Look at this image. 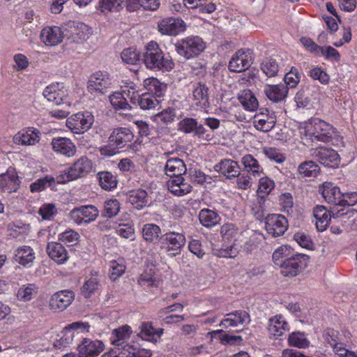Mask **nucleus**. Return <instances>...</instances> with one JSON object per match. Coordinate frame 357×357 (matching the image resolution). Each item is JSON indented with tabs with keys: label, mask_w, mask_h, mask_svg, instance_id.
<instances>
[{
	"label": "nucleus",
	"mask_w": 357,
	"mask_h": 357,
	"mask_svg": "<svg viewBox=\"0 0 357 357\" xmlns=\"http://www.w3.org/2000/svg\"><path fill=\"white\" fill-rule=\"evenodd\" d=\"M298 130L304 143L314 140L326 142L335 132L332 125L319 118H311L308 121L299 123Z\"/></svg>",
	"instance_id": "1"
},
{
	"label": "nucleus",
	"mask_w": 357,
	"mask_h": 357,
	"mask_svg": "<svg viewBox=\"0 0 357 357\" xmlns=\"http://www.w3.org/2000/svg\"><path fill=\"white\" fill-rule=\"evenodd\" d=\"M144 62L147 68L153 70L169 72L174 67L171 56L165 55L154 41L148 43L144 54Z\"/></svg>",
	"instance_id": "2"
},
{
	"label": "nucleus",
	"mask_w": 357,
	"mask_h": 357,
	"mask_svg": "<svg viewBox=\"0 0 357 357\" xmlns=\"http://www.w3.org/2000/svg\"><path fill=\"white\" fill-rule=\"evenodd\" d=\"M319 191L324 200L331 204L346 206H354L357 203L356 192H342L338 186L331 182H324L319 186Z\"/></svg>",
	"instance_id": "3"
},
{
	"label": "nucleus",
	"mask_w": 357,
	"mask_h": 357,
	"mask_svg": "<svg viewBox=\"0 0 357 357\" xmlns=\"http://www.w3.org/2000/svg\"><path fill=\"white\" fill-rule=\"evenodd\" d=\"M325 341L331 345L334 353L340 357H357V352L350 351L346 344L350 334L340 335L337 331L328 328L324 333Z\"/></svg>",
	"instance_id": "4"
},
{
	"label": "nucleus",
	"mask_w": 357,
	"mask_h": 357,
	"mask_svg": "<svg viewBox=\"0 0 357 357\" xmlns=\"http://www.w3.org/2000/svg\"><path fill=\"white\" fill-rule=\"evenodd\" d=\"M178 54L186 59L198 56L206 48V44L199 36L184 38L175 45Z\"/></svg>",
	"instance_id": "5"
},
{
	"label": "nucleus",
	"mask_w": 357,
	"mask_h": 357,
	"mask_svg": "<svg viewBox=\"0 0 357 357\" xmlns=\"http://www.w3.org/2000/svg\"><path fill=\"white\" fill-rule=\"evenodd\" d=\"M43 95L49 102L56 105L70 107L72 105L73 101L69 97L68 91L59 84L47 86L43 91Z\"/></svg>",
	"instance_id": "6"
},
{
	"label": "nucleus",
	"mask_w": 357,
	"mask_h": 357,
	"mask_svg": "<svg viewBox=\"0 0 357 357\" xmlns=\"http://www.w3.org/2000/svg\"><path fill=\"white\" fill-rule=\"evenodd\" d=\"M94 121L92 114L88 111L78 112L66 120V126L74 133H84L89 129Z\"/></svg>",
	"instance_id": "7"
},
{
	"label": "nucleus",
	"mask_w": 357,
	"mask_h": 357,
	"mask_svg": "<svg viewBox=\"0 0 357 357\" xmlns=\"http://www.w3.org/2000/svg\"><path fill=\"white\" fill-rule=\"evenodd\" d=\"M308 257L305 255H294L280 266L281 274L284 276L294 277L307 266Z\"/></svg>",
	"instance_id": "8"
},
{
	"label": "nucleus",
	"mask_w": 357,
	"mask_h": 357,
	"mask_svg": "<svg viewBox=\"0 0 357 357\" xmlns=\"http://www.w3.org/2000/svg\"><path fill=\"white\" fill-rule=\"evenodd\" d=\"M287 218L280 214H269L265 218V228L273 237L282 236L288 229Z\"/></svg>",
	"instance_id": "9"
},
{
	"label": "nucleus",
	"mask_w": 357,
	"mask_h": 357,
	"mask_svg": "<svg viewBox=\"0 0 357 357\" xmlns=\"http://www.w3.org/2000/svg\"><path fill=\"white\" fill-rule=\"evenodd\" d=\"M185 29L186 24L181 18L166 17L158 23V30L162 35L176 36Z\"/></svg>",
	"instance_id": "10"
},
{
	"label": "nucleus",
	"mask_w": 357,
	"mask_h": 357,
	"mask_svg": "<svg viewBox=\"0 0 357 357\" xmlns=\"http://www.w3.org/2000/svg\"><path fill=\"white\" fill-rule=\"evenodd\" d=\"M69 215L70 219L78 225L88 224L96 220L98 210L93 205L82 206L73 208Z\"/></svg>",
	"instance_id": "11"
},
{
	"label": "nucleus",
	"mask_w": 357,
	"mask_h": 357,
	"mask_svg": "<svg viewBox=\"0 0 357 357\" xmlns=\"http://www.w3.org/2000/svg\"><path fill=\"white\" fill-rule=\"evenodd\" d=\"M111 84L109 75L99 71L91 76L87 87L91 92L97 91L102 95H105L109 92Z\"/></svg>",
	"instance_id": "12"
},
{
	"label": "nucleus",
	"mask_w": 357,
	"mask_h": 357,
	"mask_svg": "<svg viewBox=\"0 0 357 357\" xmlns=\"http://www.w3.org/2000/svg\"><path fill=\"white\" fill-rule=\"evenodd\" d=\"M251 65V54L249 50L241 49L231 58L228 68L230 71L241 73L247 70Z\"/></svg>",
	"instance_id": "13"
},
{
	"label": "nucleus",
	"mask_w": 357,
	"mask_h": 357,
	"mask_svg": "<svg viewBox=\"0 0 357 357\" xmlns=\"http://www.w3.org/2000/svg\"><path fill=\"white\" fill-rule=\"evenodd\" d=\"M289 330V323L282 314H277L268 319L267 331L271 337L279 339Z\"/></svg>",
	"instance_id": "14"
},
{
	"label": "nucleus",
	"mask_w": 357,
	"mask_h": 357,
	"mask_svg": "<svg viewBox=\"0 0 357 357\" xmlns=\"http://www.w3.org/2000/svg\"><path fill=\"white\" fill-rule=\"evenodd\" d=\"M91 161L86 156H82L69 168L66 175L67 181H73L77 178L84 177L91 172Z\"/></svg>",
	"instance_id": "15"
},
{
	"label": "nucleus",
	"mask_w": 357,
	"mask_h": 357,
	"mask_svg": "<svg viewBox=\"0 0 357 357\" xmlns=\"http://www.w3.org/2000/svg\"><path fill=\"white\" fill-rule=\"evenodd\" d=\"M314 155L319 162L326 167H335L340 163L338 153L330 148L319 147L315 150Z\"/></svg>",
	"instance_id": "16"
},
{
	"label": "nucleus",
	"mask_w": 357,
	"mask_h": 357,
	"mask_svg": "<svg viewBox=\"0 0 357 357\" xmlns=\"http://www.w3.org/2000/svg\"><path fill=\"white\" fill-rule=\"evenodd\" d=\"M113 228L120 236L134 239L135 229L130 222V215L127 212H123L121 217L116 218L115 226Z\"/></svg>",
	"instance_id": "17"
},
{
	"label": "nucleus",
	"mask_w": 357,
	"mask_h": 357,
	"mask_svg": "<svg viewBox=\"0 0 357 357\" xmlns=\"http://www.w3.org/2000/svg\"><path fill=\"white\" fill-rule=\"evenodd\" d=\"M75 298V293L71 290H62L54 294L50 301L51 309L63 310L69 306Z\"/></svg>",
	"instance_id": "18"
},
{
	"label": "nucleus",
	"mask_w": 357,
	"mask_h": 357,
	"mask_svg": "<svg viewBox=\"0 0 357 357\" xmlns=\"http://www.w3.org/2000/svg\"><path fill=\"white\" fill-rule=\"evenodd\" d=\"M156 271L155 266L152 264L147 265L142 273L139 275L137 280L138 284L144 289L158 287L160 280Z\"/></svg>",
	"instance_id": "19"
},
{
	"label": "nucleus",
	"mask_w": 357,
	"mask_h": 357,
	"mask_svg": "<svg viewBox=\"0 0 357 357\" xmlns=\"http://www.w3.org/2000/svg\"><path fill=\"white\" fill-rule=\"evenodd\" d=\"M168 190L174 196L182 197L189 194L192 189V185L182 176H174L167 182Z\"/></svg>",
	"instance_id": "20"
},
{
	"label": "nucleus",
	"mask_w": 357,
	"mask_h": 357,
	"mask_svg": "<svg viewBox=\"0 0 357 357\" xmlns=\"http://www.w3.org/2000/svg\"><path fill=\"white\" fill-rule=\"evenodd\" d=\"M139 329L140 331L137 335L143 340L152 343L158 342L163 334V329L161 328H155L151 322L142 323Z\"/></svg>",
	"instance_id": "21"
},
{
	"label": "nucleus",
	"mask_w": 357,
	"mask_h": 357,
	"mask_svg": "<svg viewBox=\"0 0 357 357\" xmlns=\"http://www.w3.org/2000/svg\"><path fill=\"white\" fill-rule=\"evenodd\" d=\"M104 349L101 341L84 339L78 347L80 357H97Z\"/></svg>",
	"instance_id": "22"
},
{
	"label": "nucleus",
	"mask_w": 357,
	"mask_h": 357,
	"mask_svg": "<svg viewBox=\"0 0 357 357\" xmlns=\"http://www.w3.org/2000/svg\"><path fill=\"white\" fill-rule=\"evenodd\" d=\"M250 321V315L243 310H238L235 312L227 314L225 319L220 323V326L227 328L236 327L239 325L248 324Z\"/></svg>",
	"instance_id": "23"
},
{
	"label": "nucleus",
	"mask_w": 357,
	"mask_h": 357,
	"mask_svg": "<svg viewBox=\"0 0 357 357\" xmlns=\"http://www.w3.org/2000/svg\"><path fill=\"white\" fill-rule=\"evenodd\" d=\"M20 183L17 172L13 168L8 169L6 173L0 176V188L4 192L8 193L15 192Z\"/></svg>",
	"instance_id": "24"
},
{
	"label": "nucleus",
	"mask_w": 357,
	"mask_h": 357,
	"mask_svg": "<svg viewBox=\"0 0 357 357\" xmlns=\"http://www.w3.org/2000/svg\"><path fill=\"white\" fill-rule=\"evenodd\" d=\"M162 243L167 251L179 252L185 243V237L181 233L169 231L163 236Z\"/></svg>",
	"instance_id": "25"
},
{
	"label": "nucleus",
	"mask_w": 357,
	"mask_h": 357,
	"mask_svg": "<svg viewBox=\"0 0 357 357\" xmlns=\"http://www.w3.org/2000/svg\"><path fill=\"white\" fill-rule=\"evenodd\" d=\"M46 251L48 256L59 264H64L69 258L65 247L58 242L48 243Z\"/></svg>",
	"instance_id": "26"
},
{
	"label": "nucleus",
	"mask_w": 357,
	"mask_h": 357,
	"mask_svg": "<svg viewBox=\"0 0 357 357\" xmlns=\"http://www.w3.org/2000/svg\"><path fill=\"white\" fill-rule=\"evenodd\" d=\"M68 39L73 43H82L87 40L91 34V29L82 22H73V26H70Z\"/></svg>",
	"instance_id": "27"
},
{
	"label": "nucleus",
	"mask_w": 357,
	"mask_h": 357,
	"mask_svg": "<svg viewBox=\"0 0 357 357\" xmlns=\"http://www.w3.org/2000/svg\"><path fill=\"white\" fill-rule=\"evenodd\" d=\"M52 149L60 154L72 157L75 154L76 147L70 139L66 137L54 138L52 140Z\"/></svg>",
	"instance_id": "28"
},
{
	"label": "nucleus",
	"mask_w": 357,
	"mask_h": 357,
	"mask_svg": "<svg viewBox=\"0 0 357 357\" xmlns=\"http://www.w3.org/2000/svg\"><path fill=\"white\" fill-rule=\"evenodd\" d=\"M40 132L35 128H29L27 130L20 132L13 137V142L20 145H34L40 140Z\"/></svg>",
	"instance_id": "29"
},
{
	"label": "nucleus",
	"mask_w": 357,
	"mask_h": 357,
	"mask_svg": "<svg viewBox=\"0 0 357 357\" xmlns=\"http://www.w3.org/2000/svg\"><path fill=\"white\" fill-rule=\"evenodd\" d=\"M264 91L270 100L278 102L284 100L288 93V89L283 84H267L264 86Z\"/></svg>",
	"instance_id": "30"
},
{
	"label": "nucleus",
	"mask_w": 357,
	"mask_h": 357,
	"mask_svg": "<svg viewBox=\"0 0 357 357\" xmlns=\"http://www.w3.org/2000/svg\"><path fill=\"white\" fill-rule=\"evenodd\" d=\"M130 91L127 86H121V91L116 90L113 91V109H115V117L117 118L121 113H119V109H126L129 107L127 102L126 96L129 97Z\"/></svg>",
	"instance_id": "31"
},
{
	"label": "nucleus",
	"mask_w": 357,
	"mask_h": 357,
	"mask_svg": "<svg viewBox=\"0 0 357 357\" xmlns=\"http://www.w3.org/2000/svg\"><path fill=\"white\" fill-rule=\"evenodd\" d=\"M315 225L318 231H325L330 222L331 213L324 206H317L313 210Z\"/></svg>",
	"instance_id": "32"
},
{
	"label": "nucleus",
	"mask_w": 357,
	"mask_h": 357,
	"mask_svg": "<svg viewBox=\"0 0 357 357\" xmlns=\"http://www.w3.org/2000/svg\"><path fill=\"white\" fill-rule=\"evenodd\" d=\"M253 124L257 130L262 132H268L275 125V118L266 113H257L253 119Z\"/></svg>",
	"instance_id": "33"
},
{
	"label": "nucleus",
	"mask_w": 357,
	"mask_h": 357,
	"mask_svg": "<svg viewBox=\"0 0 357 357\" xmlns=\"http://www.w3.org/2000/svg\"><path fill=\"white\" fill-rule=\"evenodd\" d=\"M186 172L184 162L178 158H172L166 162L165 172L170 178L181 176Z\"/></svg>",
	"instance_id": "34"
},
{
	"label": "nucleus",
	"mask_w": 357,
	"mask_h": 357,
	"mask_svg": "<svg viewBox=\"0 0 357 357\" xmlns=\"http://www.w3.org/2000/svg\"><path fill=\"white\" fill-rule=\"evenodd\" d=\"M41 40L50 45H56L62 41L63 34L59 26L47 27L40 33Z\"/></svg>",
	"instance_id": "35"
},
{
	"label": "nucleus",
	"mask_w": 357,
	"mask_h": 357,
	"mask_svg": "<svg viewBox=\"0 0 357 357\" xmlns=\"http://www.w3.org/2000/svg\"><path fill=\"white\" fill-rule=\"evenodd\" d=\"M192 98L195 105L206 107L208 100V87L202 83L194 84L192 89Z\"/></svg>",
	"instance_id": "36"
},
{
	"label": "nucleus",
	"mask_w": 357,
	"mask_h": 357,
	"mask_svg": "<svg viewBox=\"0 0 357 357\" xmlns=\"http://www.w3.org/2000/svg\"><path fill=\"white\" fill-rule=\"evenodd\" d=\"M160 5V0H126V8L130 12L137 10L139 8L154 11Z\"/></svg>",
	"instance_id": "37"
},
{
	"label": "nucleus",
	"mask_w": 357,
	"mask_h": 357,
	"mask_svg": "<svg viewBox=\"0 0 357 357\" xmlns=\"http://www.w3.org/2000/svg\"><path fill=\"white\" fill-rule=\"evenodd\" d=\"M241 162L246 171L254 177H260L264 174L261 165L258 160L250 154L243 156Z\"/></svg>",
	"instance_id": "38"
},
{
	"label": "nucleus",
	"mask_w": 357,
	"mask_h": 357,
	"mask_svg": "<svg viewBox=\"0 0 357 357\" xmlns=\"http://www.w3.org/2000/svg\"><path fill=\"white\" fill-rule=\"evenodd\" d=\"M133 137L132 132L127 128H119L113 131V141L116 149L126 146Z\"/></svg>",
	"instance_id": "39"
},
{
	"label": "nucleus",
	"mask_w": 357,
	"mask_h": 357,
	"mask_svg": "<svg viewBox=\"0 0 357 357\" xmlns=\"http://www.w3.org/2000/svg\"><path fill=\"white\" fill-rule=\"evenodd\" d=\"M215 169L227 177L231 178L236 176L238 174L239 166L234 160L225 159L215 165Z\"/></svg>",
	"instance_id": "40"
},
{
	"label": "nucleus",
	"mask_w": 357,
	"mask_h": 357,
	"mask_svg": "<svg viewBox=\"0 0 357 357\" xmlns=\"http://www.w3.org/2000/svg\"><path fill=\"white\" fill-rule=\"evenodd\" d=\"M287 342L290 347L298 349H307L310 345V341L307 335L301 331H294L289 333Z\"/></svg>",
	"instance_id": "41"
},
{
	"label": "nucleus",
	"mask_w": 357,
	"mask_h": 357,
	"mask_svg": "<svg viewBox=\"0 0 357 357\" xmlns=\"http://www.w3.org/2000/svg\"><path fill=\"white\" fill-rule=\"evenodd\" d=\"M35 259L33 249L29 246H22L17 248L15 254V260L22 266H27Z\"/></svg>",
	"instance_id": "42"
},
{
	"label": "nucleus",
	"mask_w": 357,
	"mask_h": 357,
	"mask_svg": "<svg viewBox=\"0 0 357 357\" xmlns=\"http://www.w3.org/2000/svg\"><path fill=\"white\" fill-rule=\"evenodd\" d=\"M199 219L201 224L206 227H211L219 224L220 218L219 215L208 208H203L199 213Z\"/></svg>",
	"instance_id": "43"
},
{
	"label": "nucleus",
	"mask_w": 357,
	"mask_h": 357,
	"mask_svg": "<svg viewBox=\"0 0 357 357\" xmlns=\"http://www.w3.org/2000/svg\"><path fill=\"white\" fill-rule=\"evenodd\" d=\"M238 100L243 108L248 111H254L259 106L257 98L249 89L242 91L238 96Z\"/></svg>",
	"instance_id": "44"
},
{
	"label": "nucleus",
	"mask_w": 357,
	"mask_h": 357,
	"mask_svg": "<svg viewBox=\"0 0 357 357\" xmlns=\"http://www.w3.org/2000/svg\"><path fill=\"white\" fill-rule=\"evenodd\" d=\"M128 199L137 209L143 208L148 203L146 192L140 189L130 191Z\"/></svg>",
	"instance_id": "45"
},
{
	"label": "nucleus",
	"mask_w": 357,
	"mask_h": 357,
	"mask_svg": "<svg viewBox=\"0 0 357 357\" xmlns=\"http://www.w3.org/2000/svg\"><path fill=\"white\" fill-rule=\"evenodd\" d=\"M144 87L155 96L161 97L166 91V85L157 78L151 77L144 80Z\"/></svg>",
	"instance_id": "46"
},
{
	"label": "nucleus",
	"mask_w": 357,
	"mask_h": 357,
	"mask_svg": "<svg viewBox=\"0 0 357 357\" xmlns=\"http://www.w3.org/2000/svg\"><path fill=\"white\" fill-rule=\"evenodd\" d=\"M100 286V280L96 277H91L81 287V294L85 298H89L98 291Z\"/></svg>",
	"instance_id": "47"
},
{
	"label": "nucleus",
	"mask_w": 357,
	"mask_h": 357,
	"mask_svg": "<svg viewBox=\"0 0 357 357\" xmlns=\"http://www.w3.org/2000/svg\"><path fill=\"white\" fill-rule=\"evenodd\" d=\"M319 170L318 165L312 160L305 161L298 167V172L303 177H316Z\"/></svg>",
	"instance_id": "48"
},
{
	"label": "nucleus",
	"mask_w": 357,
	"mask_h": 357,
	"mask_svg": "<svg viewBox=\"0 0 357 357\" xmlns=\"http://www.w3.org/2000/svg\"><path fill=\"white\" fill-rule=\"evenodd\" d=\"M132 333L130 326L124 325L113 331V346H121L130 338Z\"/></svg>",
	"instance_id": "49"
},
{
	"label": "nucleus",
	"mask_w": 357,
	"mask_h": 357,
	"mask_svg": "<svg viewBox=\"0 0 357 357\" xmlns=\"http://www.w3.org/2000/svg\"><path fill=\"white\" fill-rule=\"evenodd\" d=\"M275 187V181L268 176H262L259 178L257 192L258 195L264 198L271 193Z\"/></svg>",
	"instance_id": "50"
},
{
	"label": "nucleus",
	"mask_w": 357,
	"mask_h": 357,
	"mask_svg": "<svg viewBox=\"0 0 357 357\" xmlns=\"http://www.w3.org/2000/svg\"><path fill=\"white\" fill-rule=\"evenodd\" d=\"M294 255L292 250L287 245H282L277 248L273 254V260L275 265L280 266L285 261L286 259H289Z\"/></svg>",
	"instance_id": "51"
},
{
	"label": "nucleus",
	"mask_w": 357,
	"mask_h": 357,
	"mask_svg": "<svg viewBox=\"0 0 357 357\" xmlns=\"http://www.w3.org/2000/svg\"><path fill=\"white\" fill-rule=\"evenodd\" d=\"M112 200L109 199L105 202V210L102 214L103 220L98 223V227L102 231H109L112 227V208L110 207Z\"/></svg>",
	"instance_id": "52"
},
{
	"label": "nucleus",
	"mask_w": 357,
	"mask_h": 357,
	"mask_svg": "<svg viewBox=\"0 0 357 357\" xmlns=\"http://www.w3.org/2000/svg\"><path fill=\"white\" fill-rule=\"evenodd\" d=\"M161 232L159 226L155 224H146L142 228V236L147 242H154L158 239Z\"/></svg>",
	"instance_id": "53"
},
{
	"label": "nucleus",
	"mask_w": 357,
	"mask_h": 357,
	"mask_svg": "<svg viewBox=\"0 0 357 357\" xmlns=\"http://www.w3.org/2000/svg\"><path fill=\"white\" fill-rule=\"evenodd\" d=\"M137 103L142 109L155 108L159 103L158 100L151 93H145L139 96Z\"/></svg>",
	"instance_id": "54"
},
{
	"label": "nucleus",
	"mask_w": 357,
	"mask_h": 357,
	"mask_svg": "<svg viewBox=\"0 0 357 357\" xmlns=\"http://www.w3.org/2000/svg\"><path fill=\"white\" fill-rule=\"evenodd\" d=\"M55 180L52 176H46L42 178L38 179L30 185V190L32 192H40L47 187H51Z\"/></svg>",
	"instance_id": "55"
},
{
	"label": "nucleus",
	"mask_w": 357,
	"mask_h": 357,
	"mask_svg": "<svg viewBox=\"0 0 357 357\" xmlns=\"http://www.w3.org/2000/svg\"><path fill=\"white\" fill-rule=\"evenodd\" d=\"M221 234L225 240L228 241H236L239 235L238 228L232 223H227L221 227Z\"/></svg>",
	"instance_id": "56"
},
{
	"label": "nucleus",
	"mask_w": 357,
	"mask_h": 357,
	"mask_svg": "<svg viewBox=\"0 0 357 357\" xmlns=\"http://www.w3.org/2000/svg\"><path fill=\"white\" fill-rule=\"evenodd\" d=\"M261 69L267 77H271L277 75L278 65L274 59H267L261 63Z\"/></svg>",
	"instance_id": "57"
},
{
	"label": "nucleus",
	"mask_w": 357,
	"mask_h": 357,
	"mask_svg": "<svg viewBox=\"0 0 357 357\" xmlns=\"http://www.w3.org/2000/svg\"><path fill=\"white\" fill-rule=\"evenodd\" d=\"M135 348L129 344L113 346V357H133Z\"/></svg>",
	"instance_id": "58"
},
{
	"label": "nucleus",
	"mask_w": 357,
	"mask_h": 357,
	"mask_svg": "<svg viewBox=\"0 0 357 357\" xmlns=\"http://www.w3.org/2000/svg\"><path fill=\"white\" fill-rule=\"evenodd\" d=\"M263 153L271 160L277 163H282L286 158L278 149L273 147H264L263 148Z\"/></svg>",
	"instance_id": "59"
},
{
	"label": "nucleus",
	"mask_w": 357,
	"mask_h": 357,
	"mask_svg": "<svg viewBox=\"0 0 357 357\" xmlns=\"http://www.w3.org/2000/svg\"><path fill=\"white\" fill-rule=\"evenodd\" d=\"M121 57L124 63L133 65L139 60V53L134 48H128L122 52Z\"/></svg>",
	"instance_id": "60"
},
{
	"label": "nucleus",
	"mask_w": 357,
	"mask_h": 357,
	"mask_svg": "<svg viewBox=\"0 0 357 357\" xmlns=\"http://www.w3.org/2000/svg\"><path fill=\"white\" fill-rule=\"evenodd\" d=\"M309 75L314 80H318L322 84H327L329 82V75L319 67H314L310 69Z\"/></svg>",
	"instance_id": "61"
},
{
	"label": "nucleus",
	"mask_w": 357,
	"mask_h": 357,
	"mask_svg": "<svg viewBox=\"0 0 357 357\" xmlns=\"http://www.w3.org/2000/svg\"><path fill=\"white\" fill-rule=\"evenodd\" d=\"M295 241L302 248L312 250L314 244L311 238L303 232H297L294 236Z\"/></svg>",
	"instance_id": "62"
},
{
	"label": "nucleus",
	"mask_w": 357,
	"mask_h": 357,
	"mask_svg": "<svg viewBox=\"0 0 357 357\" xmlns=\"http://www.w3.org/2000/svg\"><path fill=\"white\" fill-rule=\"evenodd\" d=\"M300 42L307 52L315 55H320L322 47L317 45L311 38L308 37H301Z\"/></svg>",
	"instance_id": "63"
},
{
	"label": "nucleus",
	"mask_w": 357,
	"mask_h": 357,
	"mask_svg": "<svg viewBox=\"0 0 357 357\" xmlns=\"http://www.w3.org/2000/svg\"><path fill=\"white\" fill-rule=\"evenodd\" d=\"M279 204L284 212L289 213L294 207L292 195L289 192L282 194L279 197Z\"/></svg>",
	"instance_id": "64"
}]
</instances>
